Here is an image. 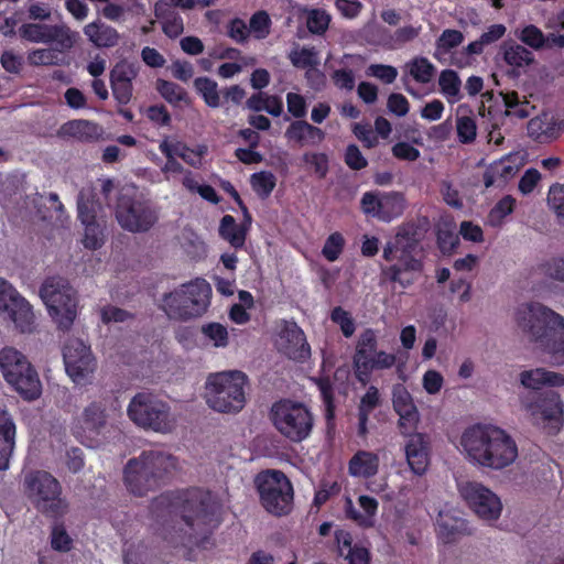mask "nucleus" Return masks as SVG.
I'll use <instances>...</instances> for the list:
<instances>
[{"label":"nucleus","instance_id":"38","mask_svg":"<svg viewBox=\"0 0 564 564\" xmlns=\"http://www.w3.org/2000/svg\"><path fill=\"white\" fill-rule=\"evenodd\" d=\"M154 15L162 20V30L166 36L174 39L183 33V19L171 9L166 1L160 0L155 2Z\"/></svg>","mask_w":564,"mask_h":564},{"label":"nucleus","instance_id":"1","mask_svg":"<svg viewBox=\"0 0 564 564\" xmlns=\"http://www.w3.org/2000/svg\"><path fill=\"white\" fill-rule=\"evenodd\" d=\"M456 448L470 466L490 471L505 470L519 457L516 440L505 429L489 423L465 427Z\"/></svg>","mask_w":564,"mask_h":564},{"label":"nucleus","instance_id":"54","mask_svg":"<svg viewBox=\"0 0 564 564\" xmlns=\"http://www.w3.org/2000/svg\"><path fill=\"white\" fill-rule=\"evenodd\" d=\"M332 17L323 9L306 10V25L313 34H324L330 23Z\"/></svg>","mask_w":564,"mask_h":564},{"label":"nucleus","instance_id":"23","mask_svg":"<svg viewBox=\"0 0 564 564\" xmlns=\"http://www.w3.org/2000/svg\"><path fill=\"white\" fill-rule=\"evenodd\" d=\"M361 209L366 215L382 221H391L402 215L405 208V198L400 193L367 192L361 198Z\"/></svg>","mask_w":564,"mask_h":564},{"label":"nucleus","instance_id":"56","mask_svg":"<svg viewBox=\"0 0 564 564\" xmlns=\"http://www.w3.org/2000/svg\"><path fill=\"white\" fill-rule=\"evenodd\" d=\"M271 20L265 11L254 13L249 22V33L258 40L265 39L270 33Z\"/></svg>","mask_w":564,"mask_h":564},{"label":"nucleus","instance_id":"32","mask_svg":"<svg viewBox=\"0 0 564 564\" xmlns=\"http://www.w3.org/2000/svg\"><path fill=\"white\" fill-rule=\"evenodd\" d=\"M519 380L524 388L530 390H540L543 387H563L564 373L538 367L521 371Z\"/></svg>","mask_w":564,"mask_h":564},{"label":"nucleus","instance_id":"58","mask_svg":"<svg viewBox=\"0 0 564 564\" xmlns=\"http://www.w3.org/2000/svg\"><path fill=\"white\" fill-rule=\"evenodd\" d=\"M505 106L507 107V113L513 115L519 118H525L529 116L528 102L521 101L518 94L506 93L502 95Z\"/></svg>","mask_w":564,"mask_h":564},{"label":"nucleus","instance_id":"19","mask_svg":"<svg viewBox=\"0 0 564 564\" xmlns=\"http://www.w3.org/2000/svg\"><path fill=\"white\" fill-rule=\"evenodd\" d=\"M19 33L29 42L56 45L58 50H72L79 40V33L65 23H24Z\"/></svg>","mask_w":564,"mask_h":564},{"label":"nucleus","instance_id":"17","mask_svg":"<svg viewBox=\"0 0 564 564\" xmlns=\"http://www.w3.org/2000/svg\"><path fill=\"white\" fill-rule=\"evenodd\" d=\"M115 216L122 229L133 234L149 231L159 219L156 209L148 200L127 193L119 196Z\"/></svg>","mask_w":564,"mask_h":564},{"label":"nucleus","instance_id":"28","mask_svg":"<svg viewBox=\"0 0 564 564\" xmlns=\"http://www.w3.org/2000/svg\"><path fill=\"white\" fill-rule=\"evenodd\" d=\"M436 530L438 538L445 543L454 542L460 536L471 533L468 521L448 509L438 512Z\"/></svg>","mask_w":564,"mask_h":564},{"label":"nucleus","instance_id":"24","mask_svg":"<svg viewBox=\"0 0 564 564\" xmlns=\"http://www.w3.org/2000/svg\"><path fill=\"white\" fill-rule=\"evenodd\" d=\"M275 346L279 351L293 360H305L311 355L303 330L293 322L282 323Z\"/></svg>","mask_w":564,"mask_h":564},{"label":"nucleus","instance_id":"11","mask_svg":"<svg viewBox=\"0 0 564 564\" xmlns=\"http://www.w3.org/2000/svg\"><path fill=\"white\" fill-rule=\"evenodd\" d=\"M397 365V355L378 349V335L371 329L362 330L357 338L352 366L357 380L364 384L375 371H383Z\"/></svg>","mask_w":564,"mask_h":564},{"label":"nucleus","instance_id":"63","mask_svg":"<svg viewBox=\"0 0 564 564\" xmlns=\"http://www.w3.org/2000/svg\"><path fill=\"white\" fill-rule=\"evenodd\" d=\"M332 321L339 325L345 337H350L355 332V323L349 313L341 307H335L332 312Z\"/></svg>","mask_w":564,"mask_h":564},{"label":"nucleus","instance_id":"48","mask_svg":"<svg viewBox=\"0 0 564 564\" xmlns=\"http://www.w3.org/2000/svg\"><path fill=\"white\" fill-rule=\"evenodd\" d=\"M405 72L417 83L427 84L435 73L434 65L425 57H415L405 65Z\"/></svg>","mask_w":564,"mask_h":564},{"label":"nucleus","instance_id":"6","mask_svg":"<svg viewBox=\"0 0 564 564\" xmlns=\"http://www.w3.org/2000/svg\"><path fill=\"white\" fill-rule=\"evenodd\" d=\"M173 468L175 459L162 452L142 453L130 459L124 468V482L128 489L138 496L154 489L160 480Z\"/></svg>","mask_w":564,"mask_h":564},{"label":"nucleus","instance_id":"20","mask_svg":"<svg viewBox=\"0 0 564 564\" xmlns=\"http://www.w3.org/2000/svg\"><path fill=\"white\" fill-rule=\"evenodd\" d=\"M63 359L66 373L76 384L87 383L97 367L90 347L78 338L69 339L66 343Z\"/></svg>","mask_w":564,"mask_h":564},{"label":"nucleus","instance_id":"33","mask_svg":"<svg viewBox=\"0 0 564 564\" xmlns=\"http://www.w3.org/2000/svg\"><path fill=\"white\" fill-rule=\"evenodd\" d=\"M15 425L10 414L0 408V470L9 467L14 448Z\"/></svg>","mask_w":564,"mask_h":564},{"label":"nucleus","instance_id":"22","mask_svg":"<svg viewBox=\"0 0 564 564\" xmlns=\"http://www.w3.org/2000/svg\"><path fill=\"white\" fill-rule=\"evenodd\" d=\"M524 409L536 424L551 432H557L563 424L564 403L557 392H546L536 401L527 403Z\"/></svg>","mask_w":564,"mask_h":564},{"label":"nucleus","instance_id":"15","mask_svg":"<svg viewBox=\"0 0 564 564\" xmlns=\"http://www.w3.org/2000/svg\"><path fill=\"white\" fill-rule=\"evenodd\" d=\"M29 499L42 512L55 516L66 509L58 480L44 470L28 473L23 481Z\"/></svg>","mask_w":564,"mask_h":564},{"label":"nucleus","instance_id":"50","mask_svg":"<svg viewBox=\"0 0 564 564\" xmlns=\"http://www.w3.org/2000/svg\"><path fill=\"white\" fill-rule=\"evenodd\" d=\"M194 87L208 107L218 108L220 106V95L215 80L208 77H198L194 82Z\"/></svg>","mask_w":564,"mask_h":564},{"label":"nucleus","instance_id":"59","mask_svg":"<svg viewBox=\"0 0 564 564\" xmlns=\"http://www.w3.org/2000/svg\"><path fill=\"white\" fill-rule=\"evenodd\" d=\"M22 297L20 292L9 281L0 278V313Z\"/></svg>","mask_w":564,"mask_h":564},{"label":"nucleus","instance_id":"34","mask_svg":"<svg viewBox=\"0 0 564 564\" xmlns=\"http://www.w3.org/2000/svg\"><path fill=\"white\" fill-rule=\"evenodd\" d=\"M159 149L163 154H175L176 158H181L193 167H199L202 165L203 156L207 150L204 145L191 149L180 141L167 139L160 143Z\"/></svg>","mask_w":564,"mask_h":564},{"label":"nucleus","instance_id":"45","mask_svg":"<svg viewBox=\"0 0 564 564\" xmlns=\"http://www.w3.org/2000/svg\"><path fill=\"white\" fill-rule=\"evenodd\" d=\"M247 228L238 225L231 215H225L219 225V235L234 248H241L246 241Z\"/></svg>","mask_w":564,"mask_h":564},{"label":"nucleus","instance_id":"62","mask_svg":"<svg viewBox=\"0 0 564 564\" xmlns=\"http://www.w3.org/2000/svg\"><path fill=\"white\" fill-rule=\"evenodd\" d=\"M51 545L58 552H67L73 546V540L62 525H55L51 534Z\"/></svg>","mask_w":564,"mask_h":564},{"label":"nucleus","instance_id":"51","mask_svg":"<svg viewBox=\"0 0 564 564\" xmlns=\"http://www.w3.org/2000/svg\"><path fill=\"white\" fill-rule=\"evenodd\" d=\"M463 107L459 106L457 112L460 113ZM456 132L460 143H471L477 135L476 121L471 116L458 115L456 118Z\"/></svg>","mask_w":564,"mask_h":564},{"label":"nucleus","instance_id":"57","mask_svg":"<svg viewBox=\"0 0 564 564\" xmlns=\"http://www.w3.org/2000/svg\"><path fill=\"white\" fill-rule=\"evenodd\" d=\"M158 90L162 97L171 104H177L185 99V90L172 82L159 80Z\"/></svg>","mask_w":564,"mask_h":564},{"label":"nucleus","instance_id":"39","mask_svg":"<svg viewBox=\"0 0 564 564\" xmlns=\"http://www.w3.org/2000/svg\"><path fill=\"white\" fill-rule=\"evenodd\" d=\"M285 137L301 145H315L324 140V132L306 121H295L285 131Z\"/></svg>","mask_w":564,"mask_h":564},{"label":"nucleus","instance_id":"25","mask_svg":"<svg viewBox=\"0 0 564 564\" xmlns=\"http://www.w3.org/2000/svg\"><path fill=\"white\" fill-rule=\"evenodd\" d=\"M392 406L399 415L401 433L409 434L414 431L420 422V413L412 394L402 383L392 388Z\"/></svg>","mask_w":564,"mask_h":564},{"label":"nucleus","instance_id":"27","mask_svg":"<svg viewBox=\"0 0 564 564\" xmlns=\"http://www.w3.org/2000/svg\"><path fill=\"white\" fill-rule=\"evenodd\" d=\"M405 457L415 475H423L430 465L429 440L424 434H412L405 444Z\"/></svg>","mask_w":564,"mask_h":564},{"label":"nucleus","instance_id":"26","mask_svg":"<svg viewBox=\"0 0 564 564\" xmlns=\"http://www.w3.org/2000/svg\"><path fill=\"white\" fill-rule=\"evenodd\" d=\"M0 317L10 322L22 334H31L36 329L33 307L24 296L2 311Z\"/></svg>","mask_w":564,"mask_h":564},{"label":"nucleus","instance_id":"9","mask_svg":"<svg viewBox=\"0 0 564 564\" xmlns=\"http://www.w3.org/2000/svg\"><path fill=\"white\" fill-rule=\"evenodd\" d=\"M270 420L275 430L286 440L300 443L310 437L314 426V415L303 402L282 399L274 402Z\"/></svg>","mask_w":564,"mask_h":564},{"label":"nucleus","instance_id":"30","mask_svg":"<svg viewBox=\"0 0 564 564\" xmlns=\"http://www.w3.org/2000/svg\"><path fill=\"white\" fill-rule=\"evenodd\" d=\"M563 130L564 122L551 112H543L532 118L528 123L529 134L540 142H549L556 139Z\"/></svg>","mask_w":564,"mask_h":564},{"label":"nucleus","instance_id":"4","mask_svg":"<svg viewBox=\"0 0 564 564\" xmlns=\"http://www.w3.org/2000/svg\"><path fill=\"white\" fill-rule=\"evenodd\" d=\"M212 286L202 278L164 293L160 307L172 319L186 321L203 315L210 304Z\"/></svg>","mask_w":564,"mask_h":564},{"label":"nucleus","instance_id":"43","mask_svg":"<svg viewBox=\"0 0 564 564\" xmlns=\"http://www.w3.org/2000/svg\"><path fill=\"white\" fill-rule=\"evenodd\" d=\"M503 61L512 68H525L534 62L533 53L518 43L506 44L502 47Z\"/></svg>","mask_w":564,"mask_h":564},{"label":"nucleus","instance_id":"61","mask_svg":"<svg viewBox=\"0 0 564 564\" xmlns=\"http://www.w3.org/2000/svg\"><path fill=\"white\" fill-rule=\"evenodd\" d=\"M256 61L252 57H239L238 62L224 63L218 67L217 74L221 78H231L239 74L243 67L253 65Z\"/></svg>","mask_w":564,"mask_h":564},{"label":"nucleus","instance_id":"14","mask_svg":"<svg viewBox=\"0 0 564 564\" xmlns=\"http://www.w3.org/2000/svg\"><path fill=\"white\" fill-rule=\"evenodd\" d=\"M256 485L260 502L269 513L281 517L292 510L293 487L282 471H262L257 476Z\"/></svg>","mask_w":564,"mask_h":564},{"label":"nucleus","instance_id":"13","mask_svg":"<svg viewBox=\"0 0 564 564\" xmlns=\"http://www.w3.org/2000/svg\"><path fill=\"white\" fill-rule=\"evenodd\" d=\"M40 295L58 327L69 329L77 315L76 292L69 283L63 278H48L44 281Z\"/></svg>","mask_w":564,"mask_h":564},{"label":"nucleus","instance_id":"29","mask_svg":"<svg viewBox=\"0 0 564 564\" xmlns=\"http://www.w3.org/2000/svg\"><path fill=\"white\" fill-rule=\"evenodd\" d=\"M378 501L373 497L361 495L358 497V508L351 498H345V514L359 527L371 528L375 525V518L378 511Z\"/></svg>","mask_w":564,"mask_h":564},{"label":"nucleus","instance_id":"2","mask_svg":"<svg viewBox=\"0 0 564 564\" xmlns=\"http://www.w3.org/2000/svg\"><path fill=\"white\" fill-rule=\"evenodd\" d=\"M516 323L551 366H564V316L540 303H530L517 308Z\"/></svg>","mask_w":564,"mask_h":564},{"label":"nucleus","instance_id":"8","mask_svg":"<svg viewBox=\"0 0 564 564\" xmlns=\"http://www.w3.org/2000/svg\"><path fill=\"white\" fill-rule=\"evenodd\" d=\"M172 505L193 530L204 531L220 522L221 503L210 491L199 488L186 490Z\"/></svg>","mask_w":564,"mask_h":564},{"label":"nucleus","instance_id":"53","mask_svg":"<svg viewBox=\"0 0 564 564\" xmlns=\"http://www.w3.org/2000/svg\"><path fill=\"white\" fill-rule=\"evenodd\" d=\"M250 184L256 194L261 198H267L275 187L276 178L273 173L261 171L253 173L250 177Z\"/></svg>","mask_w":564,"mask_h":564},{"label":"nucleus","instance_id":"21","mask_svg":"<svg viewBox=\"0 0 564 564\" xmlns=\"http://www.w3.org/2000/svg\"><path fill=\"white\" fill-rule=\"evenodd\" d=\"M110 430L107 424L106 405L102 401L89 403L73 427L75 436L89 446L104 443V434Z\"/></svg>","mask_w":564,"mask_h":564},{"label":"nucleus","instance_id":"5","mask_svg":"<svg viewBox=\"0 0 564 564\" xmlns=\"http://www.w3.org/2000/svg\"><path fill=\"white\" fill-rule=\"evenodd\" d=\"M247 376L239 370L212 373L205 382L207 405L219 413H238L246 404Z\"/></svg>","mask_w":564,"mask_h":564},{"label":"nucleus","instance_id":"42","mask_svg":"<svg viewBox=\"0 0 564 564\" xmlns=\"http://www.w3.org/2000/svg\"><path fill=\"white\" fill-rule=\"evenodd\" d=\"M338 550L348 561V564H369V552L360 545H351V536L348 532L339 531L336 533Z\"/></svg>","mask_w":564,"mask_h":564},{"label":"nucleus","instance_id":"7","mask_svg":"<svg viewBox=\"0 0 564 564\" xmlns=\"http://www.w3.org/2000/svg\"><path fill=\"white\" fill-rule=\"evenodd\" d=\"M128 417L139 427L160 434L172 433L177 416L169 403L149 392L137 393L127 408Z\"/></svg>","mask_w":564,"mask_h":564},{"label":"nucleus","instance_id":"36","mask_svg":"<svg viewBox=\"0 0 564 564\" xmlns=\"http://www.w3.org/2000/svg\"><path fill=\"white\" fill-rule=\"evenodd\" d=\"M84 34L97 47H113L118 44L120 35L117 30L101 21H94L84 28Z\"/></svg>","mask_w":564,"mask_h":564},{"label":"nucleus","instance_id":"18","mask_svg":"<svg viewBox=\"0 0 564 564\" xmlns=\"http://www.w3.org/2000/svg\"><path fill=\"white\" fill-rule=\"evenodd\" d=\"M100 203L89 188L80 191L77 202V217L84 227L83 243L85 248L96 250L105 242L104 225L99 213Z\"/></svg>","mask_w":564,"mask_h":564},{"label":"nucleus","instance_id":"41","mask_svg":"<svg viewBox=\"0 0 564 564\" xmlns=\"http://www.w3.org/2000/svg\"><path fill=\"white\" fill-rule=\"evenodd\" d=\"M518 166L511 162L510 158L492 163L484 176L486 187L506 184L508 180L518 173Z\"/></svg>","mask_w":564,"mask_h":564},{"label":"nucleus","instance_id":"47","mask_svg":"<svg viewBox=\"0 0 564 564\" xmlns=\"http://www.w3.org/2000/svg\"><path fill=\"white\" fill-rule=\"evenodd\" d=\"M69 50H58L56 45L52 47L34 48L28 53V63L32 66H52L58 65L61 54Z\"/></svg>","mask_w":564,"mask_h":564},{"label":"nucleus","instance_id":"16","mask_svg":"<svg viewBox=\"0 0 564 564\" xmlns=\"http://www.w3.org/2000/svg\"><path fill=\"white\" fill-rule=\"evenodd\" d=\"M458 494L469 510L482 522L492 525L501 518L503 511L501 498L482 482L476 480L460 482Z\"/></svg>","mask_w":564,"mask_h":564},{"label":"nucleus","instance_id":"10","mask_svg":"<svg viewBox=\"0 0 564 564\" xmlns=\"http://www.w3.org/2000/svg\"><path fill=\"white\" fill-rule=\"evenodd\" d=\"M0 371L4 380L25 400L41 395L42 386L26 357L13 347L0 349Z\"/></svg>","mask_w":564,"mask_h":564},{"label":"nucleus","instance_id":"46","mask_svg":"<svg viewBox=\"0 0 564 564\" xmlns=\"http://www.w3.org/2000/svg\"><path fill=\"white\" fill-rule=\"evenodd\" d=\"M516 37L532 50L540 51L545 48L546 39L544 33L534 24L519 25L514 30Z\"/></svg>","mask_w":564,"mask_h":564},{"label":"nucleus","instance_id":"3","mask_svg":"<svg viewBox=\"0 0 564 564\" xmlns=\"http://www.w3.org/2000/svg\"><path fill=\"white\" fill-rule=\"evenodd\" d=\"M417 256V240L412 228L400 227L394 239L383 248L382 257L391 263L383 273L402 288L410 286L423 270L422 261Z\"/></svg>","mask_w":564,"mask_h":564},{"label":"nucleus","instance_id":"52","mask_svg":"<svg viewBox=\"0 0 564 564\" xmlns=\"http://www.w3.org/2000/svg\"><path fill=\"white\" fill-rule=\"evenodd\" d=\"M422 30L423 26L419 22L402 25L391 34L389 45L391 47H397L412 42L420 36Z\"/></svg>","mask_w":564,"mask_h":564},{"label":"nucleus","instance_id":"60","mask_svg":"<svg viewBox=\"0 0 564 564\" xmlns=\"http://www.w3.org/2000/svg\"><path fill=\"white\" fill-rule=\"evenodd\" d=\"M422 386L427 394H437L444 386V377L440 371L430 369L422 376Z\"/></svg>","mask_w":564,"mask_h":564},{"label":"nucleus","instance_id":"40","mask_svg":"<svg viewBox=\"0 0 564 564\" xmlns=\"http://www.w3.org/2000/svg\"><path fill=\"white\" fill-rule=\"evenodd\" d=\"M381 403V395L376 386H369L366 392L361 395L358 405V434L364 436L367 434V424L369 415Z\"/></svg>","mask_w":564,"mask_h":564},{"label":"nucleus","instance_id":"35","mask_svg":"<svg viewBox=\"0 0 564 564\" xmlns=\"http://www.w3.org/2000/svg\"><path fill=\"white\" fill-rule=\"evenodd\" d=\"M289 58L293 66L306 69L307 79H311V74H314L322 80L323 73L317 69L319 65V53L315 47L296 46L290 52Z\"/></svg>","mask_w":564,"mask_h":564},{"label":"nucleus","instance_id":"31","mask_svg":"<svg viewBox=\"0 0 564 564\" xmlns=\"http://www.w3.org/2000/svg\"><path fill=\"white\" fill-rule=\"evenodd\" d=\"M100 127L85 119H74L63 123L57 130V135L64 140L91 142L101 135Z\"/></svg>","mask_w":564,"mask_h":564},{"label":"nucleus","instance_id":"55","mask_svg":"<svg viewBox=\"0 0 564 564\" xmlns=\"http://www.w3.org/2000/svg\"><path fill=\"white\" fill-rule=\"evenodd\" d=\"M344 247V236L338 231L333 232L327 237L322 249V254L327 261L335 262L339 259L340 254L343 253Z\"/></svg>","mask_w":564,"mask_h":564},{"label":"nucleus","instance_id":"44","mask_svg":"<svg viewBox=\"0 0 564 564\" xmlns=\"http://www.w3.org/2000/svg\"><path fill=\"white\" fill-rule=\"evenodd\" d=\"M440 91L447 102L456 104L463 98L462 80L456 72L445 69L441 72L438 77Z\"/></svg>","mask_w":564,"mask_h":564},{"label":"nucleus","instance_id":"37","mask_svg":"<svg viewBox=\"0 0 564 564\" xmlns=\"http://www.w3.org/2000/svg\"><path fill=\"white\" fill-rule=\"evenodd\" d=\"M378 469V455L368 451H358L348 464V473L354 477L369 478L375 476Z\"/></svg>","mask_w":564,"mask_h":564},{"label":"nucleus","instance_id":"12","mask_svg":"<svg viewBox=\"0 0 564 564\" xmlns=\"http://www.w3.org/2000/svg\"><path fill=\"white\" fill-rule=\"evenodd\" d=\"M397 365V355L378 349V335L371 329L362 330L357 338L352 366L357 380L364 384L375 371H383Z\"/></svg>","mask_w":564,"mask_h":564},{"label":"nucleus","instance_id":"49","mask_svg":"<svg viewBox=\"0 0 564 564\" xmlns=\"http://www.w3.org/2000/svg\"><path fill=\"white\" fill-rule=\"evenodd\" d=\"M202 335L205 340L215 348H225L229 345V333L220 323H208L202 326Z\"/></svg>","mask_w":564,"mask_h":564},{"label":"nucleus","instance_id":"64","mask_svg":"<svg viewBox=\"0 0 564 564\" xmlns=\"http://www.w3.org/2000/svg\"><path fill=\"white\" fill-rule=\"evenodd\" d=\"M542 271L550 279L564 283V257L551 259L544 263Z\"/></svg>","mask_w":564,"mask_h":564}]
</instances>
